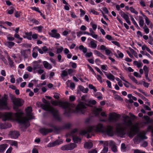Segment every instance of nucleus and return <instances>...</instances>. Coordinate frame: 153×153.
Listing matches in <instances>:
<instances>
[{"instance_id": "25", "label": "nucleus", "mask_w": 153, "mask_h": 153, "mask_svg": "<svg viewBox=\"0 0 153 153\" xmlns=\"http://www.w3.org/2000/svg\"><path fill=\"white\" fill-rule=\"evenodd\" d=\"M4 52L7 55V59L8 60V62H9V65H10V66L11 67H13L14 66L13 62L11 60L10 57L9 55H8V54L7 53V51H5Z\"/></svg>"}, {"instance_id": "49", "label": "nucleus", "mask_w": 153, "mask_h": 153, "mask_svg": "<svg viewBox=\"0 0 153 153\" xmlns=\"http://www.w3.org/2000/svg\"><path fill=\"white\" fill-rule=\"evenodd\" d=\"M76 99L74 95H71L69 97V100L71 101H73L75 100Z\"/></svg>"}, {"instance_id": "18", "label": "nucleus", "mask_w": 153, "mask_h": 153, "mask_svg": "<svg viewBox=\"0 0 153 153\" xmlns=\"http://www.w3.org/2000/svg\"><path fill=\"white\" fill-rule=\"evenodd\" d=\"M101 108L94 107L93 110V113L97 116H99L100 113L102 111Z\"/></svg>"}, {"instance_id": "52", "label": "nucleus", "mask_w": 153, "mask_h": 153, "mask_svg": "<svg viewBox=\"0 0 153 153\" xmlns=\"http://www.w3.org/2000/svg\"><path fill=\"white\" fill-rule=\"evenodd\" d=\"M14 36L16 38L19 39V40H22V38L20 37V36L17 33H16L14 35Z\"/></svg>"}, {"instance_id": "41", "label": "nucleus", "mask_w": 153, "mask_h": 153, "mask_svg": "<svg viewBox=\"0 0 153 153\" xmlns=\"http://www.w3.org/2000/svg\"><path fill=\"white\" fill-rule=\"evenodd\" d=\"M101 68L102 71H106L108 67L106 65H102L101 66Z\"/></svg>"}, {"instance_id": "27", "label": "nucleus", "mask_w": 153, "mask_h": 153, "mask_svg": "<svg viewBox=\"0 0 153 153\" xmlns=\"http://www.w3.org/2000/svg\"><path fill=\"white\" fill-rule=\"evenodd\" d=\"M78 88L79 90L84 93H87L88 91V88H85L81 85L79 86Z\"/></svg>"}, {"instance_id": "12", "label": "nucleus", "mask_w": 153, "mask_h": 153, "mask_svg": "<svg viewBox=\"0 0 153 153\" xmlns=\"http://www.w3.org/2000/svg\"><path fill=\"white\" fill-rule=\"evenodd\" d=\"M21 55L25 58H26L29 56L30 54V51L28 49L25 50L21 51Z\"/></svg>"}, {"instance_id": "58", "label": "nucleus", "mask_w": 153, "mask_h": 153, "mask_svg": "<svg viewBox=\"0 0 153 153\" xmlns=\"http://www.w3.org/2000/svg\"><path fill=\"white\" fill-rule=\"evenodd\" d=\"M91 11L94 15H98L99 14L98 12L95 10H94L91 9Z\"/></svg>"}, {"instance_id": "1", "label": "nucleus", "mask_w": 153, "mask_h": 153, "mask_svg": "<svg viewBox=\"0 0 153 153\" xmlns=\"http://www.w3.org/2000/svg\"><path fill=\"white\" fill-rule=\"evenodd\" d=\"M12 102L13 109L16 112L15 114L11 112L0 113V117H1L4 121L9 120L17 121L26 128L30 126L29 120L33 118L32 108L28 107L26 109V116L23 117V112L18 108L23 105V100L19 98H15L13 99Z\"/></svg>"}, {"instance_id": "59", "label": "nucleus", "mask_w": 153, "mask_h": 153, "mask_svg": "<svg viewBox=\"0 0 153 153\" xmlns=\"http://www.w3.org/2000/svg\"><path fill=\"white\" fill-rule=\"evenodd\" d=\"M31 21L33 23V24H35V25H38L39 24V22L37 20L35 19H33Z\"/></svg>"}, {"instance_id": "43", "label": "nucleus", "mask_w": 153, "mask_h": 153, "mask_svg": "<svg viewBox=\"0 0 153 153\" xmlns=\"http://www.w3.org/2000/svg\"><path fill=\"white\" fill-rule=\"evenodd\" d=\"M130 79L134 83L136 84H141L140 82H138L134 77H130Z\"/></svg>"}, {"instance_id": "34", "label": "nucleus", "mask_w": 153, "mask_h": 153, "mask_svg": "<svg viewBox=\"0 0 153 153\" xmlns=\"http://www.w3.org/2000/svg\"><path fill=\"white\" fill-rule=\"evenodd\" d=\"M9 143L12 146H14L16 147L18 146V143L17 141L15 140H10Z\"/></svg>"}, {"instance_id": "29", "label": "nucleus", "mask_w": 153, "mask_h": 153, "mask_svg": "<svg viewBox=\"0 0 153 153\" xmlns=\"http://www.w3.org/2000/svg\"><path fill=\"white\" fill-rule=\"evenodd\" d=\"M134 64L138 68H140L143 66V64L140 61H134Z\"/></svg>"}, {"instance_id": "7", "label": "nucleus", "mask_w": 153, "mask_h": 153, "mask_svg": "<svg viewBox=\"0 0 153 153\" xmlns=\"http://www.w3.org/2000/svg\"><path fill=\"white\" fill-rule=\"evenodd\" d=\"M120 117V115L119 114L115 113H110L109 115L108 121L110 122H117Z\"/></svg>"}, {"instance_id": "11", "label": "nucleus", "mask_w": 153, "mask_h": 153, "mask_svg": "<svg viewBox=\"0 0 153 153\" xmlns=\"http://www.w3.org/2000/svg\"><path fill=\"white\" fill-rule=\"evenodd\" d=\"M9 136L12 138L16 139L18 138L19 135V132L17 131H11L9 133Z\"/></svg>"}, {"instance_id": "40", "label": "nucleus", "mask_w": 153, "mask_h": 153, "mask_svg": "<svg viewBox=\"0 0 153 153\" xmlns=\"http://www.w3.org/2000/svg\"><path fill=\"white\" fill-rule=\"evenodd\" d=\"M143 29L144 32L146 34H147L149 33V30L146 25H145L143 27Z\"/></svg>"}, {"instance_id": "15", "label": "nucleus", "mask_w": 153, "mask_h": 153, "mask_svg": "<svg viewBox=\"0 0 153 153\" xmlns=\"http://www.w3.org/2000/svg\"><path fill=\"white\" fill-rule=\"evenodd\" d=\"M117 132L118 135L121 137H123L124 135L125 134V129L122 128V127H120L117 128Z\"/></svg>"}, {"instance_id": "3", "label": "nucleus", "mask_w": 153, "mask_h": 153, "mask_svg": "<svg viewBox=\"0 0 153 153\" xmlns=\"http://www.w3.org/2000/svg\"><path fill=\"white\" fill-rule=\"evenodd\" d=\"M94 131L97 132H101L108 136H112L114 134L112 127L111 126H108L106 128L103 127L102 124L99 123L96 126H89L88 127L87 131L83 130L80 133L82 135L88 134V132Z\"/></svg>"}, {"instance_id": "17", "label": "nucleus", "mask_w": 153, "mask_h": 153, "mask_svg": "<svg viewBox=\"0 0 153 153\" xmlns=\"http://www.w3.org/2000/svg\"><path fill=\"white\" fill-rule=\"evenodd\" d=\"M62 142V141L61 140H56L52 143H49L48 145V146L49 147L54 146L56 145H59L61 144Z\"/></svg>"}, {"instance_id": "54", "label": "nucleus", "mask_w": 153, "mask_h": 153, "mask_svg": "<svg viewBox=\"0 0 153 153\" xmlns=\"http://www.w3.org/2000/svg\"><path fill=\"white\" fill-rule=\"evenodd\" d=\"M70 65L73 68H75L76 67V65L75 63L70 62Z\"/></svg>"}, {"instance_id": "38", "label": "nucleus", "mask_w": 153, "mask_h": 153, "mask_svg": "<svg viewBox=\"0 0 153 153\" xmlns=\"http://www.w3.org/2000/svg\"><path fill=\"white\" fill-rule=\"evenodd\" d=\"M43 27L42 26L36 27H34V29L37 30L39 32H41Z\"/></svg>"}, {"instance_id": "20", "label": "nucleus", "mask_w": 153, "mask_h": 153, "mask_svg": "<svg viewBox=\"0 0 153 153\" xmlns=\"http://www.w3.org/2000/svg\"><path fill=\"white\" fill-rule=\"evenodd\" d=\"M52 131L51 129H46L44 128H42L40 130V132L43 135H46L49 132H51Z\"/></svg>"}, {"instance_id": "30", "label": "nucleus", "mask_w": 153, "mask_h": 153, "mask_svg": "<svg viewBox=\"0 0 153 153\" xmlns=\"http://www.w3.org/2000/svg\"><path fill=\"white\" fill-rule=\"evenodd\" d=\"M25 34V36H24V38H26L29 40L31 39V36L32 35V32H30L29 33H26Z\"/></svg>"}, {"instance_id": "6", "label": "nucleus", "mask_w": 153, "mask_h": 153, "mask_svg": "<svg viewBox=\"0 0 153 153\" xmlns=\"http://www.w3.org/2000/svg\"><path fill=\"white\" fill-rule=\"evenodd\" d=\"M146 132L145 131H143L142 132H139L135 137L134 139V142L137 143L139 142L141 140L146 139L147 137L146 136Z\"/></svg>"}, {"instance_id": "16", "label": "nucleus", "mask_w": 153, "mask_h": 153, "mask_svg": "<svg viewBox=\"0 0 153 153\" xmlns=\"http://www.w3.org/2000/svg\"><path fill=\"white\" fill-rule=\"evenodd\" d=\"M109 144L111 146L112 151L114 152H116L117 151V147L115 145V143L112 141L111 140L109 142Z\"/></svg>"}, {"instance_id": "8", "label": "nucleus", "mask_w": 153, "mask_h": 153, "mask_svg": "<svg viewBox=\"0 0 153 153\" xmlns=\"http://www.w3.org/2000/svg\"><path fill=\"white\" fill-rule=\"evenodd\" d=\"M0 109H9L7 105V99L5 97L0 99Z\"/></svg>"}, {"instance_id": "26", "label": "nucleus", "mask_w": 153, "mask_h": 153, "mask_svg": "<svg viewBox=\"0 0 153 153\" xmlns=\"http://www.w3.org/2000/svg\"><path fill=\"white\" fill-rule=\"evenodd\" d=\"M84 147L88 149L91 148L93 146V144L91 142H86L84 145Z\"/></svg>"}, {"instance_id": "50", "label": "nucleus", "mask_w": 153, "mask_h": 153, "mask_svg": "<svg viewBox=\"0 0 153 153\" xmlns=\"http://www.w3.org/2000/svg\"><path fill=\"white\" fill-rule=\"evenodd\" d=\"M93 55V53L91 52H88L85 53V56L86 57H90Z\"/></svg>"}, {"instance_id": "56", "label": "nucleus", "mask_w": 153, "mask_h": 153, "mask_svg": "<svg viewBox=\"0 0 153 153\" xmlns=\"http://www.w3.org/2000/svg\"><path fill=\"white\" fill-rule=\"evenodd\" d=\"M105 51L106 55H109L111 53V51L108 48H107L105 50Z\"/></svg>"}, {"instance_id": "32", "label": "nucleus", "mask_w": 153, "mask_h": 153, "mask_svg": "<svg viewBox=\"0 0 153 153\" xmlns=\"http://www.w3.org/2000/svg\"><path fill=\"white\" fill-rule=\"evenodd\" d=\"M94 53L95 55H97L98 56L100 57H101L104 56L101 53L97 50H94Z\"/></svg>"}, {"instance_id": "62", "label": "nucleus", "mask_w": 153, "mask_h": 153, "mask_svg": "<svg viewBox=\"0 0 153 153\" xmlns=\"http://www.w3.org/2000/svg\"><path fill=\"white\" fill-rule=\"evenodd\" d=\"M108 151V146H104V148L103 150V151L104 152H106Z\"/></svg>"}, {"instance_id": "31", "label": "nucleus", "mask_w": 153, "mask_h": 153, "mask_svg": "<svg viewBox=\"0 0 153 153\" xmlns=\"http://www.w3.org/2000/svg\"><path fill=\"white\" fill-rule=\"evenodd\" d=\"M139 25L140 27H142L144 25V21L143 19V18L141 16H139Z\"/></svg>"}, {"instance_id": "51", "label": "nucleus", "mask_w": 153, "mask_h": 153, "mask_svg": "<svg viewBox=\"0 0 153 153\" xmlns=\"http://www.w3.org/2000/svg\"><path fill=\"white\" fill-rule=\"evenodd\" d=\"M88 102L90 104L94 105L96 104V102L94 100H89Z\"/></svg>"}, {"instance_id": "48", "label": "nucleus", "mask_w": 153, "mask_h": 153, "mask_svg": "<svg viewBox=\"0 0 153 153\" xmlns=\"http://www.w3.org/2000/svg\"><path fill=\"white\" fill-rule=\"evenodd\" d=\"M144 18L145 20L146 23V24L147 25H149V24L151 23V21L149 20V18L146 16Z\"/></svg>"}, {"instance_id": "33", "label": "nucleus", "mask_w": 153, "mask_h": 153, "mask_svg": "<svg viewBox=\"0 0 153 153\" xmlns=\"http://www.w3.org/2000/svg\"><path fill=\"white\" fill-rule=\"evenodd\" d=\"M67 85L68 86L69 84H70V87L71 89L73 90L75 88V85L74 83L70 82L69 81H68L66 82Z\"/></svg>"}, {"instance_id": "28", "label": "nucleus", "mask_w": 153, "mask_h": 153, "mask_svg": "<svg viewBox=\"0 0 153 153\" xmlns=\"http://www.w3.org/2000/svg\"><path fill=\"white\" fill-rule=\"evenodd\" d=\"M94 95L99 100H102L103 99L102 94L100 92H97L94 94Z\"/></svg>"}, {"instance_id": "63", "label": "nucleus", "mask_w": 153, "mask_h": 153, "mask_svg": "<svg viewBox=\"0 0 153 153\" xmlns=\"http://www.w3.org/2000/svg\"><path fill=\"white\" fill-rule=\"evenodd\" d=\"M148 131H151L153 133V128L152 126H149L148 128Z\"/></svg>"}, {"instance_id": "22", "label": "nucleus", "mask_w": 153, "mask_h": 153, "mask_svg": "<svg viewBox=\"0 0 153 153\" xmlns=\"http://www.w3.org/2000/svg\"><path fill=\"white\" fill-rule=\"evenodd\" d=\"M43 64L44 67L47 69H50L52 68V65L47 61H44L43 62Z\"/></svg>"}, {"instance_id": "24", "label": "nucleus", "mask_w": 153, "mask_h": 153, "mask_svg": "<svg viewBox=\"0 0 153 153\" xmlns=\"http://www.w3.org/2000/svg\"><path fill=\"white\" fill-rule=\"evenodd\" d=\"M89 30L90 32V36H91L94 39H97L98 37L97 35L95 33V32L91 28H89Z\"/></svg>"}, {"instance_id": "47", "label": "nucleus", "mask_w": 153, "mask_h": 153, "mask_svg": "<svg viewBox=\"0 0 153 153\" xmlns=\"http://www.w3.org/2000/svg\"><path fill=\"white\" fill-rule=\"evenodd\" d=\"M107 48H106V47L103 45H101L99 48H97L98 50H100L101 51H105V50L107 49Z\"/></svg>"}, {"instance_id": "45", "label": "nucleus", "mask_w": 153, "mask_h": 153, "mask_svg": "<svg viewBox=\"0 0 153 153\" xmlns=\"http://www.w3.org/2000/svg\"><path fill=\"white\" fill-rule=\"evenodd\" d=\"M129 10L131 12L133 13H134L136 14L138 13V12L136 10L132 7H131L129 8Z\"/></svg>"}, {"instance_id": "42", "label": "nucleus", "mask_w": 153, "mask_h": 153, "mask_svg": "<svg viewBox=\"0 0 153 153\" xmlns=\"http://www.w3.org/2000/svg\"><path fill=\"white\" fill-rule=\"evenodd\" d=\"M90 25L92 26L93 30L95 31L96 30L97 27V25L94 24L92 22H91L90 23Z\"/></svg>"}, {"instance_id": "60", "label": "nucleus", "mask_w": 153, "mask_h": 153, "mask_svg": "<svg viewBox=\"0 0 153 153\" xmlns=\"http://www.w3.org/2000/svg\"><path fill=\"white\" fill-rule=\"evenodd\" d=\"M14 9L13 8L9 10H8L7 11V13H8V14H12V13H13L14 12Z\"/></svg>"}, {"instance_id": "35", "label": "nucleus", "mask_w": 153, "mask_h": 153, "mask_svg": "<svg viewBox=\"0 0 153 153\" xmlns=\"http://www.w3.org/2000/svg\"><path fill=\"white\" fill-rule=\"evenodd\" d=\"M127 149L125 144L124 143H122L121 144V149L122 151L125 152L127 150Z\"/></svg>"}, {"instance_id": "36", "label": "nucleus", "mask_w": 153, "mask_h": 153, "mask_svg": "<svg viewBox=\"0 0 153 153\" xmlns=\"http://www.w3.org/2000/svg\"><path fill=\"white\" fill-rule=\"evenodd\" d=\"M79 49L82 51L84 53H86L87 51V48H85L82 45H80L79 47Z\"/></svg>"}, {"instance_id": "55", "label": "nucleus", "mask_w": 153, "mask_h": 153, "mask_svg": "<svg viewBox=\"0 0 153 153\" xmlns=\"http://www.w3.org/2000/svg\"><path fill=\"white\" fill-rule=\"evenodd\" d=\"M35 49L38 51L41 54H43L44 53V51L42 50L39 49L37 47H36Z\"/></svg>"}, {"instance_id": "21", "label": "nucleus", "mask_w": 153, "mask_h": 153, "mask_svg": "<svg viewBox=\"0 0 153 153\" xmlns=\"http://www.w3.org/2000/svg\"><path fill=\"white\" fill-rule=\"evenodd\" d=\"M96 42L94 40H91L89 44V46L93 48H95L97 47V44Z\"/></svg>"}, {"instance_id": "5", "label": "nucleus", "mask_w": 153, "mask_h": 153, "mask_svg": "<svg viewBox=\"0 0 153 153\" xmlns=\"http://www.w3.org/2000/svg\"><path fill=\"white\" fill-rule=\"evenodd\" d=\"M42 101L45 104H41V107L45 111H50L53 114L56 120L59 121H60L61 117L58 114V111L51 107L49 102L45 99H42Z\"/></svg>"}, {"instance_id": "14", "label": "nucleus", "mask_w": 153, "mask_h": 153, "mask_svg": "<svg viewBox=\"0 0 153 153\" xmlns=\"http://www.w3.org/2000/svg\"><path fill=\"white\" fill-rule=\"evenodd\" d=\"M57 31L56 30H53L51 31V33H50V35L53 37L55 38L59 39L60 37V35L57 33Z\"/></svg>"}, {"instance_id": "39", "label": "nucleus", "mask_w": 153, "mask_h": 153, "mask_svg": "<svg viewBox=\"0 0 153 153\" xmlns=\"http://www.w3.org/2000/svg\"><path fill=\"white\" fill-rule=\"evenodd\" d=\"M131 20L132 22V23L137 28L139 29V26H138L137 24V22H136L135 20L132 17L131 18Z\"/></svg>"}, {"instance_id": "53", "label": "nucleus", "mask_w": 153, "mask_h": 153, "mask_svg": "<svg viewBox=\"0 0 153 153\" xmlns=\"http://www.w3.org/2000/svg\"><path fill=\"white\" fill-rule=\"evenodd\" d=\"M79 79L82 82H85L86 81L88 80V79L86 77H84L83 79H82L81 77H80Z\"/></svg>"}, {"instance_id": "10", "label": "nucleus", "mask_w": 153, "mask_h": 153, "mask_svg": "<svg viewBox=\"0 0 153 153\" xmlns=\"http://www.w3.org/2000/svg\"><path fill=\"white\" fill-rule=\"evenodd\" d=\"M76 146V145L74 143H71L62 146L61 149L63 150H69L74 149Z\"/></svg>"}, {"instance_id": "46", "label": "nucleus", "mask_w": 153, "mask_h": 153, "mask_svg": "<svg viewBox=\"0 0 153 153\" xmlns=\"http://www.w3.org/2000/svg\"><path fill=\"white\" fill-rule=\"evenodd\" d=\"M7 39L9 41H13L14 40V38L10 34H9L7 37Z\"/></svg>"}, {"instance_id": "19", "label": "nucleus", "mask_w": 153, "mask_h": 153, "mask_svg": "<svg viewBox=\"0 0 153 153\" xmlns=\"http://www.w3.org/2000/svg\"><path fill=\"white\" fill-rule=\"evenodd\" d=\"M4 45L10 49H11L15 43L11 41H6L4 43Z\"/></svg>"}, {"instance_id": "9", "label": "nucleus", "mask_w": 153, "mask_h": 153, "mask_svg": "<svg viewBox=\"0 0 153 153\" xmlns=\"http://www.w3.org/2000/svg\"><path fill=\"white\" fill-rule=\"evenodd\" d=\"M77 131L76 129H74L72 131L70 134H67L66 135V136L68 137V136H71L72 137L73 140L74 142L76 143H80L81 141V139L78 137L75 136H73V134L76 132Z\"/></svg>"}, {"instance_id": "57", "label": "nucleus", "mask_w": 153, "mask_h": 153, "mask_svg": "<svg viewBox=\"0 0 153 153\" xmlns=\"http://www.w3.org/2000/svg\"><path fill=\"white\" fill-rule=\"evenodd\" d=\"M62 74L64 76H66L68 74L67 71L65 70L63 71Z\"/></svg>"}, {"instance_id": "61", "label": "nucleus", "mask_w": 153, "mask_h": 153, "mask_svg": "<svg viewBox=\"0 0 153 153\" xmlns=\"http://www.w3.org/2000/svg\"><path fill=\"white\" fill-rule=\"evenodd\" d=\"M143 118L146 120V123H148L149 122L150 119L148 116H145Z\"/></svg>"}, {"instance_id": "13", "label": "nucleus", "mask_w": 153, "mask_h": 153, "mask_svg": "<svg viewBox=\"0 0 153 153\" xmlns=\"http://www.w3.org/2000/svg\"><path fill=\"white\" fill-rule=\"evenodd\" d=\"M120 15L125 20L126 22L128 25H131V22L129 20V18L127 14L124 12L122 11L120 13Z\"/></svg>"}, {"instance_id": "44", "label": "nucleus", "mask_w": 153, "mask_h": 153, "mask_svg": "<svg viewBox=\"0 0 153 153\" xmlns=\"http://www.w3.org/2000/svg\"><path fill=\"white\" fill-rule=\"evenodd\" d=\"M63 49V48L62 47L60 46L57 48L56 52L57 53H61Z\"/></svg>"}, {"instance_id": "2", "label": "nucleus", "mask_w": 153, "mask_h": 153, "mask_svg": "<svg viewBox=\"0 0 153 153\" xmlns=\"http://www.w3.org/2000/svg\"><path fill=\"white\" fill-rule=\"evenodd\" d=\"M52 104L55 105H59L62 108L65 110L64 114L68 116L70 113L75 112L81 114H84L86 111L85 109L86 108V104L83 102L80 101L75 107L74 103H70L68 102H64L59 100L58 101H53Z\"/></svg>"}, {"instance_id": "37", "label": "nucleus", "mask_w": 153, "mask_h": 153, "mask_svg": "<svg viewBox=\"0 0 153 153\" xmlns=\"http://www.w3.org/2000/svg\"><path fill=\"white\" fill-rule=\"evenodd\" d=\"M39 66L36 62H34L33 63V69L34 70H36L38 69Z\"/></svg>"}, {"instance_id": "4", "label": "nucleus", "mask_w": 153, "mask_h": 153, "mask_svg": "<svg viewBox=\"0 0 153 153\" xmlns=\"http://www.w3.org/2000/svg\"><path fill=\"white\" fill-rule=\"evenodd\" d=\"M122 117L123 118V125L126 126L131 127L128 132V136L130 138H132L138 131L139 125L138 123L133 125L131 120L130 119V117L128 116H123Z\"/></svg>"}, {"instance_id": "64", "label": "nucleus", "mask_w": 153, "mask_h": 153, "mask_svg": "<svg viewBox=\"0 0 153 153\" xmlns=\"http://www.w3.org/2000/svg\"><path fill=\"white\" fill-rule=\"evenodd\" d=\"M12 150V148L10 147L6 151V153H11Z\"/></svg>"}, {"instance_id": "23", "label": "nucleus", "mask_w": 153, "mask_h": 153, "mask_svg": "<svg viewBox=\"0 0 153 153\" xmlns=\"http://www.w3.org/2000/svg\"><path fill=\"white\" fill-rule=\"evenodd\" d=\"M8 145L7 144H3L0 145V153L3 152L7 148Z\"/></svg>"}]
</instances>
